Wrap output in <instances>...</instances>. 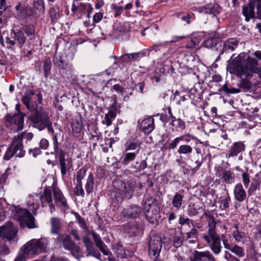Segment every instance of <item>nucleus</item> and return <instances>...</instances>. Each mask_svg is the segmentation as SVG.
<instances>
[{
  "mask_svg": "<svg viewBox=\"0 0 261 261\" xmlns=\"http://www.w3.org/2000/svg\"><path fill=\"white\" fill-rule=\"evenodd\" d=\"M203 216L206 219L207 230L202 235L201 238L212 252L215 255H219L222 252V246L221 239L224 248L230 250L239 257L244 256L245 253L243 248L235 245L231 247L228 243V239L222 235L221 238L217 232L216 225L217 221L213 215L209 213L205 212Z\"/></svg>",
  "mask_w": 261,
  "mask_h": 261,
  "instance_id": "f257e3e1",
  "label": "nucleus"
},
{
  "mask_svg": "<svg viewBox=\"0 0 261 261\" xmlns=\"http://www.w3.org/2000/svg\"><path fill=\"white\" fill-rule=\"evenodd\" d=\"M259 60H261L260 50H256L250 56L242 53L228 65L227 70L231 74H236L240 78L243 75L248 78L253 73L259 72Z\"/></svg>",
  "mask_w": 261,
  "mask_h": 261,
  "instance_id": "f03ea898",
  "label": "nucleus"
},
{
  "mask_svg": "<svg viewBox=\"0 0 261 261\" xmlns=\"http://www.w3.org/2000/svg\"><path fill=\"white\" fill-rule=\"evenodd\" d=\"M23 113L7 114L5 117L6 125L14 132L21 130L24 127V117Z\"/></svg>",
  "mask_w": 261,
  "mask_h": 261,
  "instance_id": "7ed1b4c3",
  "label": "nucleus"
},
{
  "mask_svg": "<svg viewBox=\"0 0 261 261\" xmlns=\"http://www.w3.org/2000/svg\"><path fill=\"white\" fill-rule=\"evenodd\" d=\"M29 119L32 122L33 126L42 130L50 121L48 113L44 111H36L29 116Z\"/></svg>",
  "mask_w": 261,
  "mask_h": 261,
  "instance_id": "20e7f679",
  "label": "nucleus"
},
{
  "mask_svg": "<svg viewBox=\"0 0 261 261\" xmlns=\"http://www.w3.org/2000/svg\"><path fill=\"white\" fill-rule=\"evenodd\" d=\"M57 239L65 249L70 251L73 256L78 259H80L82 255L80 254V247L71 240L69 236L66 234H59Z\"/></svg>",
  "mask_w": 261,
  "mask_h": 261,
  "instance_id": "39448f33",
  "label": "nucleus"
},
{
  "mask_svg": "<svg viewBox=\"0 0 261 261\" xmlns=\"http://www.w3.org/2000/svg\"><path fill=\"white\" fill-rule=\"evenodd\" d=\"M15 216L17 217L21 227H27L30 229L34 228L36 227L34 217L27 210L22 209L17 211Z\"/></svg>",
  "mask_w": 261,
  "mask_h": 261,
  "instance_id": "423d86ee",
  "label": "nucleus"
},
{
  "mask_svg": "<svg viewBox=\"0 0 261 261\" xmlns=\"http://www.w3.org/2000/svg\"><path fill=\"white\" fill-rule=\"evenodd\" d=\"M27 244L33 255H37L47 252L49 241L47 238H41L39 239H32L28 242Z\"/></svg>",
  "mask_w": 261,
  "mask_h": 261,
  "instance_id": "0eeeda50",
  "label": "nucleus"
},
{
  "mask_svg": "<svg viewBox=\"0 0 261 261\" xmlns=\"http://www.w3.org/2000/svg\"><path fill=\"white\" fill-rule=\"evenodd\" d=\"M162 247V241L158 234L152 235L149 241L148 253L151 258L155 259L159 256Z\"/></svg>",
  "mask_w": 261,
  "mask_h": 261,
  "instance_id": "6e6552de",
  "label": "nucleus"
},
{
  "mask_svg": "<svg viewBox=\"0 0 261 261\" xmlns=\"http://www.w3.org/2000/svg\"><path fill=\"white\" fill-rule=\"evenodd\" d=\"M10 36L13 39L9 37L6 38V42L8 44L7 48L8 49L12 48V46L15 45L16 43L21 47L25 42L26 38L22 30L13 29L11 31Z\"/></svg>",
  "mask_w": 261,
  "mask_h": 261,
  "instance_id": "1a4fd4ad",
  "label": "nucleus"
},
{
  "mask_svg": "<svg viewBox=\"0 0 261 261\" xmlns=\"http://www.w3.org/2000/svg\"><path fill=\"white\" fill-rule=\"evenodd\" d=\"M18 232L17 228L11 222L0 227V237L7 239L9 242H15Z\"/></svg>",
  "mask_w": 261,
  "mask_h": 261,
  "instance_id": "9d476101",
  "label": "nucleus"
},
{
  "mask_svg": "<svg viewBox=\"0 0 261 261\" xmlns=\"http://www.w3.org/2000/svg\"><path fill=\"white\" fill-rule=\"evenodd\" d=\"M142 207L136 204L129 205L124 208L121 212V219L123 221H128L130 219L139 217L142 213Z\"/></svg>",
  "mask_w": 261,
  "mask_h": 261,
  "instance_id": "9b49d317",
  "label": "nucleus"
},
{
  "mask_svg": "<svg viewBox=\"0 0 261 261\" xmlns=\"http://www.w3.org/2000/svg\"><path fill=\"white\" fill-rule=\"evenodd\" d=\"M25 153V152L21 146V145L18 143H16L13 140L11 146L7 149L4 159L5 160H9L14 155H15L16 157H23Z\"/></svg>",
  "mask_w": 261,
  "mask_h": 261,
  "instance_id": "f8f14e48",
  "label": "nucleus"
},
{
  "mask_svg": "<svg viewBox=\"0 0 261 261\" xmlns=\"http://www.w3.org/2000/svg\"><path fill=\"white\" fill-rule=\"evenodd\" d=\"M39 198L42 207L49 206L51 213L55 211V206L53 203L52 193L49 189L46 188H45L43 190V194L39 197Z\"/></svg>",
  "mask_w": 261,
  "mask_h": 261,
  "instance_id": "ddd939ff",
  "label": "nucleus"
},
{
  "mask_svg": "<svg viewBox=\"0 0 261 261\" xmlns=\"http://www.w3.org/2000/svg\"><path fill=\"white\" fill-rule=\"evenodd\" d=\"M56 155L59 156L61 175L64 176L67 171L72 167V160L70 158L65 159V153L63 151H60V153Z\"/></svg>",
  "mask_w": 261,
  "mask_h": 261,
  "instance_id": "4468645a",
  "label": "nucleus"
},
{
  "mask_svg": "<svg viewBox=\"0 0 261 261\" xmlns=\"http://www.w3.org/2000/svg\"><path fill=\"white\" fill-rule=\"evenodd\" d=\"M114 187L117 190L121 191L127 199H130L134 194V190L128 184L127 185L121 180H116L113 181Z\"/></svg>",
  "mask_w": 261,
  "mask_h": 261,
  "instance_id": "2eb2a0df",
  "label": "nucleus"
},
{
  "mask_svg": "<svg viewBox=\"0 0 261 261\" xmlns=\"http://www.w3.org/2000/svg\"><path fill=\"white\" fill-rule=\"evenodd\" d=\"M53 194L54 201L57 206L60 207L64 209L68 208L67 200L59 189L57 188H54L53 189Z\"/></svg>",
  "mask_w": 261,
  "mask_h": 261,
  "instance_id": "dca6fc26",
  "label": "nucleus"
},
{
  "mask_svg": "<svg viewBox=\"0 0 261 261\" xmlns=\"http://www.w3.org/2000/svg\"><path fill=\"white\" fill-rule=\"evenodd\" d=\"M255 2L254 1H250L249 3L243 6L242 13L245 17V21L248 22L251 19L253 18L255 16Z\"/></svg>",
  "mask_w": 261,
  "mask_h": 261,
  "instance_id": "f3484780",
  "label": "nucleus"
},
{
  "mask_svg": "<svg viewBox=\"0 0 261 261\" xmlns=\"http://www.w3.org/2000/svg\"><path fill=\"white\" fill-rule=\"evenodd\" d=\"M33 255L28 244L25 243L20 248L19 253L14 261H25L28 258L32 257Z\"/></svg>",
  "mask_w": 261,
  "mask_h": 261,
  "instance_id": "a211bd4d",
  "label": "nucleus"
},
{
  "mask_svg": "<svg viewBox=\"0 0 261 261\" xmlns=\"http://www.w3.org/2000/svg\"><path fill=\"white\" fill-rule=\"evenodd\" d=\"M140 128L145 134L150 133L154 128V119L152 117L144 119L140 124Z\"/></svg>",
  "mask_w": 261,
  "mask_h": 261,
  "instance_id": "6ab92c4d",
  "label": "nucleus"
},
{
  "mask_svg": "<svg viewBox=\"0 0 261 261\" xmlns=\"http://www.w3.org/2000/svg\"><path fill=\"white\" fill-rule=\"evenodd\" d=\"M234 199L239 201H244L247 197V194L243 185L241 183L236 184L233 189Z\"/></svg>",
  "mask_w": 261,
  "mask_h": 261,
  "instance_id": "aec40b11",
  "label": "nucleus"
},
{
  "mask_svg": "<svg viewBox=\"0 0 261 261\" xmlns=\"http://www.w3.org/2000/svg\"><path fill=\"white\" fill-rule=\"evenodd\" d=\"M35 95V92L32 90H27L24 94L21 99L22 103L30 111H33L36 109V107L31 105V101L33 96Z\"/></svg>",
  "mask_w": 261,
  "mask_h": 261,
  "instance_id": "412c9836",
  "label": "nucleus"
},
{
  "mask_svg": "<svg viewBox=\"0 0 261 261\" xmlns=\"http://www.w3.org/2000/svg\"><path fill=\"white\" fill-rule=\"evenodd\" d=\"M116 117V109L115 108H111L108 112L105 115L101 121L102 124L109 126L112 125V121Z\"/></svg>",
  "mask_w": 261,
  "mask_h": 261,
  "instance_id": "4be33fe9",
  "label": "nucleus"
},
{
  "mask_svg": "<svg viewBox=\"0 0 261 261\" xmlns=\"http://www.w3.org/2000/svg\"><path fill=\"white\" fill-rule=\"evenodd\" d=\"M261 184V178L260 175L258 173L255 174L253 178L250 187L248 190V193L249 195L255 194L257 190H259V187Z\"/></svg>",
  "mask_w": 261,
  "mask_h": 261,
  "instance_id": "5701e85b",
  "label": "nucleus"
},
{
  "mask_svg": "<svg viewBox=\"0 0 261 261\" xmlns=\"http://www.w3.org/2000/svg\"><path fill=\"white\" fill-rule=\"evenodd\" d=\"M245 145L242 142H234L229 150V156H236L240 152L244 150Z\"/></svg>",
  "mask_w": 261,
  "mask_h": 261,
  "instance_id": "b1692460",
  "label": "nucleus"
},
{
  "mask_svg": "<svg viewBox=\"0 0 261 261\" xmlns=\"http://www.w3.org/2000/svg\"><path fill=\"white\" fill-rule=\"evenodd\" d=\"M220 7L214 4H210L204 6L200 8V12H203L216 15L219 13Z\"/></svg>",
  "mask_w": 261,
  "mask_h": 261,
  "instance_id": "393cba45",
  "label": "nucleus"
},
{
  "mask_svg": "<svg viewBox=\"0 0 261 261\" xmlns=\"http://www.w3.org/2000/svg\"><path fill=\"white\" fill-rule=\"evenodd\" d=\"M94 241L99 250L106 255L109 254L110 252L107 249L105 243L102 241L99 236L95 232L92 233Z\"/></svg>",
  "mask_w": 261,
  "mask_h": 261,
  "instance_id": "a878e982",
  "label": "nucleus"
},
{
  "mask_svg": "<svg viewBox=\"0 0 261 261\" xmlns=\"http://www.w3.org/2000/svg\"><path fill=\"white\" fill-rule=\"evenodd\" d=\"M33 134L31 132H23V133L18 134L17 136H15L13 140L16 143H18L21 145V146L23 149V146L22 143V139L26 140L25 142H28L32 139L33 138Z\"/></svg>",
  "mask_w": 261,
  "mask_h": 261,
  "instance_id": "bb28decb",
  "label": "nucleus"
},
{
  "mask_svg": "<svg viewBox=\"0 0 261 261\" xmlns=\"http://www.w3.org/2000/svg\"><path fill=\"white\" fill-rule=\"evenodd\" d=\"M50 223L51 225V233L58 234L61 228L60 219L57 217H51L50 220Z\"/></svg>",
  "mask_w": 261,
  "mask_h": 261,
  "instance_id": "cd10ccee",
  "label": "nucleus"
},
{
  "mask_svg": "<svg viewBox=\"0 0 261 261\" xmlns=\"http://www.w3.org/2000/svg\"><path fill=\"white\" fill-rule=\"evenodd\" d=\"M238 43L239 41L236 39H229L224 42L223 51H233L238 47Z\"/></svg>",
  "mask_w": 261,
  "mask_h": 261,
  "instance_id": "c85d7f7f",
  "label": "nucleus"
},
{
  "mask_svg": "<svg viewBox=\"0 0 261 261\" xmlns=\"http://www.w3.org/2000/svg\"><path fill=\"white\" fill-rule=\"evenodd\" d=\"M182 201L183 196L178 193H176L173 197L172 204L176 210H179L181 207Z\"/></svg>",
  "mask_w": 261,
  "mask_h": 261,
  "instance_id": "c756f323",
  "label": "nucleus"
},
{
  "mask_svg": "<svg viewBox=\"0 0 261 261\" xmlns=\"http://www.w3.org/2000/svg\"><path fill=\"white\" fill-rule=\"evenodd\" d=\"M53 61L56 66L61 68L65 69L67 67V63L61 56L55 55Z\"/></svg>",
  "mask_w": 261,
  "mask_h": 261,
  "instance_id": "7c9ffc66",
  "label": "nucleus"
},
{
  "mask_svg": "<svg viewBox=\"0 0 261 261\" xmlns=\"http://www.w3.org/2000/svg\"><path fill=\"white\" fill-rule=\"evenodd\" d=\"M198 236V231L197 229L193 228L191 231L186 233L185 239L186 240H189L191 243H195Z\"/></svg>",
  "mask_w": 261,
  "mask_h": 261,
  "instance_id": "2f4dec72",
  "label": "nucleus"
},
{
  "mask_svg": "<svg viewBox=\"0 0 261 261\" xmlns=\"http://www.w3.org/2000/svg\"><path fill=\"white\" fill-rule=\"evenodd\" d=\"M94 188V177L92 173H90L87 179L86 184L85 185V189L87 193L89 194L91 193Z\"/></svg>",
  "mask_w": 261,
  "mask_h": 261,
  "instance_id": "473e14b6",
  "label": "nucleus"
},
{
  "mask_svg": "<svg viewBox=\"0 0 261 261\" xmlns=\"http://www.w3.org/2000/svg\"><path fill=\"white\" fill-rule=\"evenodd\" d=\"M125 151L127 150H135L140 147V144L138 141L136 139L133 140H129L124 144Z\"/></svg>",
  "mask_w": 261,
  "mask_h": 261,
  "instance_id": "72a5a7b5",
  "label": "nucleus"
},
{
  "mask_svg": "<svg viewBox=\"0 0 261 261\" xmlns=\"http://www.w3.org/2000/svg\"><path fill=\"white\" fill-rule=\"evenodd\" d=\"M136 154L137 153L135 152L124 153V154L121 158L122 163L125 165H127L131 161L135 160Z\"/></svg>",
  "mask_w": 261,
  "mask_h": 261,
  "instance_id": "f704fd0d",
  "label": "nucleus"
},
{
  "mask_svg": "<svg viewBox=\"0 0 261 261\" xmlns=\"http://www.w3.org/2000/svg\"><path fill=\"white\" fill-rule=\"evenodd\" d=\"M170 124L177 130H183L186 127L185 123L179 118L172 119Z\"/></svg>",
  "mask_w": 261,
  "mask_h": 261,
  "instance_id": "c9c22d12",
  "label": "nucleus"
},
{
  "mask_svg": "<svg viewBox=\"0 0 261 261\" xmlns=\"http://www.w3.org/2000/svg\"><path fill=\"white\" fill-rule=\"evenodd\" d=\"M222 178L226 183L231 184L234 181V174L230 171L226 170L223 172Z\"/></svg>",
  "mask_w": 261,
  "mask_h": 261,
  "instance_id": "e433bc0d",
  "label": "nucleus"
},
{
  "mask_svg": "<svg viewBox=\"0 0 261 261\" xmlns=\"http://www.w3.org/2000/svg\"><path fill=\"white\" fill-rule=\"evenodd\" d=\"M234 227L236 230H233L232 236L236 241L240 242L246 238V234L244 232L238 230V224H236Z\"/></svg>",
  "mask_w": 261,
  "mask_h": 261,
  "instance_id": "4c0bfd02",
  "label": "nucleus"
},
{
  "mask_svg": "<svg viewBox=\"0 0 261 261\" xmlns=\"http://www.w3.org/2000/svg\"><path fill=\"white\" fill-rule=\"evenodd\" d=\"M22 31L24 32L26 35L30 37V39L34 38L35 30L33 25H27L22 28Z\"/></svg>",
  "mask_w": 261,
  "mask_h": 261,
  "instance_id": "58836bf2",
  "label": "nucleus"
},
{
  "mask_svg": "<svg viewBox=\"0 0 261 261\" xmlns=\"http://www.w3.org/2000/svg\"><path fill=\"white\" fill-rule=\"evenodd\" d=\"M158 211L153 210L148 211L144 213L147 219L152 223H154V221L156 219V215Z\"/></svg>",
  "mask_w": 261,
  "mask_h": 261,
  "instance_id": "ea45409f",
  "label": "nucleus"
},
{
  "mask_svg": "<svg viewBox=\"0 0 261 261\" xmlns=\"http://www.w3.org/2000/svg\"><path fill=\"white\" fill-rule=\"evenodd\" d=\"M193 151L191 145L183 144L179 146L177 152L179 154H189Z\"/></svg>",
  "mask_w": 261,
  "mask_h": 261,
  "instance_id": "a19ab883",
  "label": "nucleus"
},
{
  "mask_svg": "<svg viewBox=\"0 0 261 261\" xmlns=\"http://www.w3.org/2000/svg\"><path fill=\"white\" fill-rule=\"evenodd\" d=\"M49 15L52 22H53L54 20L58 19L60 17L59 7L57 6H55L50 9L49 11Z\"/></svg>",
  "mask_w": 261,
  "mask_h": 261,
  "instance_id": "79ce46f5",
  "label": "nucleus"
},
{
  "mask_svg": "<svg viewBox=\"0 0 261 261\" xmlns=\"http://www.w3.org/2000/svg\"><path fill=\"white\" fill-rule=\"evenodd\" d=\"M51 67V62L49 59H46L43 62L44 74L47 77L50 73V69Z\"/></svg>",
  "mask_w": 261,
  "mask_h": 261,
  "instance_id": "37998d69",
  "label": "nucleus"
},
{
  "mask_svg": "<svg viewBox=\"0 0 261 261\" xmlns=\"http://www.w3.org/2000/svg\"><path fill=\"white\" fill-rule=\"evenodd\" d=\"M220 91H224L226 94H234L238 93L241 92L240 90L238 88H232L229 89L227 85L224 84L220 89Z\"/></svg>",
  "mask_w": 261,
  "mask_h": 261,
  "instance_id": "c03bdc74",
  "label": "nucleus"
},
{
  "mask_svg": "<svg viewBox=\"0 0 261 261\" xmlns=\"http://www.w3.org/2000/svg\"><path fill=\"white\" fill-rule=\"evenodd\" d=\"M238 86L244 90L248 91L251 88L252 84L247 80H242L240 83L238 84Z\"/></svg>",
  "mask_w": 261,
  "mask_h": 261,
  "instance_id": "a18cd8bd",
  "label": "nucleus"
},
{
  "mask_svg": "<svg viewBox=\"0 0 261 261\" xmlns=\"http://www.w3.org/2000/svg\"><path fill=\"white\" fill-rule=\"evenodd\" d=\"M10 250L3 241H0V256H4L9 254Z\"/></svg>",
  "mask_w": 261,
  "mask_h": 261,
  "instance_id": "49530a36",
  "label": "nucleus"
},
{
  "mask_svg": "<svg viewBox=\"0 0 261 261\" xmlns=\"http://www.w3.org/2000/svg\"><path fill=\"white\" fill-rule=\"evenodd\" d=\"M34 6L40 12L43 13L44 11V5L43 0H34Z\"/></svg>",
  "mask_w": 261,
  "mask_h": 261,
  "instance_id": "de8ad7c7",
  "label": "nucleus"
},
{
  "mask_svg": "<svg viewBox=\"0 0 261 261\" xmlns=\"http://www.w3.org/2000/svg\"><path fill=\"white\" fill-rule=\"evenodd\" d=\"M87 170L85 168L80 169L77 172L76 180L77 182L82 183V180L86 175Z\"/></svg>",
  "mask_w": 261,
  "mask_h": 261,
  "instance_id": "09e8293b",
  "label": "nucleus"
},
{
  "mask_svg": "<svg viewBox=\"0 0 261 261\" xmlns=\"http://www.w3.org/2000/svg\"><path fill=\"white\" fill-rule=\"evenodd\" d=\"M112 9L115 11L114 16L117 17L120 15L123 12V7L122 6H118L116 4H112L111 6Z\"/></svg>",
  "mask_w": 261,
  "mask_h": 261,
  "instance_id": "8fccbe9b",
  "label": "nucleus"
},
{
  "mask_svg": "<svg viewBox=\"0 0 261 261\" xmlns=\"http://www.w3.org/2000/svg\"><path fill=\"white\" fill-rule=\"evenodd\" d=\"M74 191L77 196L84 197L85 193L83 189L82 183L77 182L76 186L74 188Z\"/></svg>",
  "mask_w": 261,
  "mask_h": 261,
  "instance_id": "3c124183",
  "label": "nucleus"
},
{
  "mask_svg": "<svg viewBox=\"0 0 261 261\" xmlns=\"http://www.w3.org/2000/svg\"><path fill=\"white\" fill-rule=\"evenodd\" d=\"M242 182L245 187H247L250 182V175L247 171L243 172L242 174Z\"/></svg>",
  "mask_w": 261,
  "mask_h": 261,
  "instance_id": "603ef678",
  "label": "nucleus"
},
{
  "mask_svg": "<svg viewBox=\"0 0 261 261\" xmlns=\"http://www.w3.org/2000/svg\"><path fill=\"white\" fill-rule=\"evenodd\" d=\"M231 200L230 197L227 194V196L223 199H222L220 201L221 204V207L222 209H226L229 206V202Z\"/></svg>",
  "mask_w": 261,
  "mask_h": 261,
  "instance_id": "864d4df0",
  "label": "nucleus"
},
{
  "mask_svg": "<svg viewBox=\"0 0 261 261\" xmlns=\"http://www.w3.org/2000/svg\"><path fill=\"white\" fill-rule=\"evenodd\" d=\"M182 139V137H176L173 139L169 144V148L170 149H175L179 144L180 141Z\"/></svg>",
  "mask_w": 261,
  "mask_h": 261,
  "instance_id": "5fc2aeb1",
  "label": "nucleus"
},
{
  "mask_svg": "<svg viewBox=\"0 0 261 261\" xmlns=\"http://www.w3.org/2000/svg\"><path fill=\"white\" fill-rule=\"evenodd\" d=\"M83 241L88 252L92 251L93 249V244L91 241L88 237H85L83 238Z\"/></svg>",
  "mask_w": 261,
  "mask_h": 261,
  "instance_id": "6e6d98bb",
  "label": "nucleus"
},
{
  "mask_svg": "<svg viewBox=\"0 0 261 261\" xmlns=\"http://www.w3.org/2000/svg\"><path fill=\"white\" fill-rule=\"evenodd\" d=\"M53 140L54 145V153L57 154L60 153V151H62L58 148V135L57 134L53 135Z\"/></svg>",
  "mask_w": 261,
  "mask_h": 261,
  "instance_id": "4d7b16f0",
  "label": "nucleus"
},
{
  "mask_svg": "<svg viewBox=\"0 0 261 261\" xmlns=\"http://www.w3.org/2000/svg\"><path fill=\"white\" fill-rule=\"evenodd\" d=\"M224 258L227 261H240L239 259L227 251L224 252Z\"/></svg>",
  "mask_w": 261,
  "mask_h": 261,
  "instance_id": "13d9d810",
  "label": "nucleus"
},
{
  "mask_svg": "<svg viewBox=\"0 0 261 261\" xmlns=\"http://www.w3.org/2000/svg\"><path fill=\"white\" fill-rule=\"evenodd\" d=\"M173 243L174 246L175 247L177 248L181 245L182 243V240L180 237L175 236L173 238Z\"/></svg>",
  "mask_w": 261,
  "mask_h": 261,
  "instance_id": "bf43d9fd",
  "label": "nucleus"
},
{
  "mask_svg": "<svg viewBox=\"0 0 261 261\" xmlns=\"http://www.w3.org/2000/svg\"><path fill=\"white\" fill-rule=\"evenodd\" d=\"M120 60L122 62H131L133 61L131 54H126L120 57Z\"/></svg>",
  "mask_w": 261,
  "mask_h": 261,
  "instance_id": "052dcab7",
  "label": "nucleus"
},
{
  "mask_svg": "<svg viewBox=\"0 0 261 261\" xmlns=\"http://www.w3.org/2000/svg\"><path fill=\"white\" fill-rule=\"evenodd\" d=\"M82 126V124L79 122H73L72 124V129L75 133H79L81 131Z\"/></svg>",
  "mask_w": 261,
  "mask_h": 261,
  "instance_id": "680f3d73",
  "label": "nucleus"
},
{
  "mask_svg": "<svg viewBox=\"0 0 261 261\" xmlns=\"http://www.w3.org/2000/svg\"><path fill=\"white\" fill-rule=\"evenodd\" d=\"M255 5L256 6L257 14L258 17L261 19V0H254Z\"/></svg>",
  "mask_w": 261,
  "mask_h": 261,
  "instance_id": "e2e57ef3",
  "label": "nucleus"
},
{
  "mask_svg": "<svg viewBox=\"0 0 261 261\" xmlns=\"http://www.w3.org/2000/svg\"><path fill=\"white\" fill-rule=\"evenodd\" d=\"M188 214L190 216H195L198 214L196 208L194 205H191L190 204L188 206Z\"/></svg>",
  "mask_w": 261,
  "mask_h": 261,
  "instance_id": "0e129e2a",
  "label": "nucleus"
},
{
  "mask_svg": "<svg viewBox=\"0 0 261 261\" xmlns=\"http://www.w3.org/2000/svg\"><path fill=\"white\" fill-rule=\"evenodd\" d=\"M191 220L188 218H184L183 217H180L178 220V223L180 225H183L187 224L190 225V222Z\"/></svg>",
  "mask_w": 261,
  "mask_h": 261,
  "instance_id": "69168bd1",
  "label": "nucleus"
},
{
  "mask_svg": "<svg viewBox=\"0 0 261 261\" xmlns=\"http://www.w3.org/2000/svg\"><path fill=\"white\" fill-rule=\"evenodd\" d=\"M186 37L185 36H177L175 35L172 37V39L169 41L170 43H175L179 41L184 39H185Z\"/></svg>",
  "mask_w": 261,
  "mask_h": 261,
  "instance_id": "338daca9",
  "label": "nucleus"
},
{
  "mask_svg": "<svg viewBox=\"0 0 261 261\" xmlns=\"http://www.w3.org/2000/svg\"><path fill=\"white\" fill-rule=\"evenodd\" d=\"M49 145V142L48 140L45 139H42L41 140L40 142V146L43 149H46Z\"/></svg>",
  "mask_w": 261,
  "mask_h": 261,
  "instance_id": "774afa93",
  "label": "nucleus"
}]
</instances>
